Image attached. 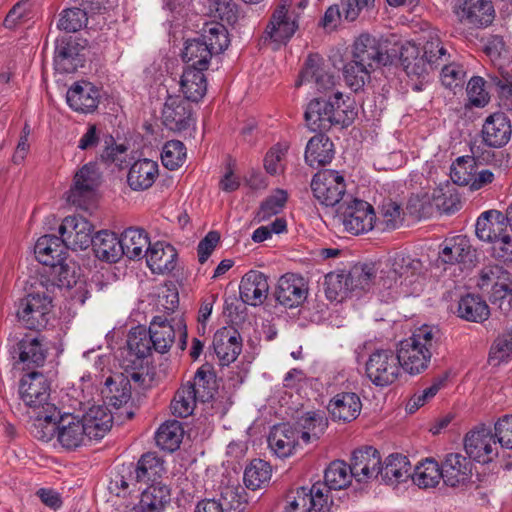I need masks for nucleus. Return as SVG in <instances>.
Listing matches in <instances>:
<instances>
[{"label":"nucleus","instance_id":"f257e3e1","mask_svg":"<svg viewBox=\"0 0 512 512\" xmlns=\"http://www.w3.org/2000/svg\"><path fill=\"white\" fill-rule=\"evenodd\" d=\"M354 107L346 105L343 94L336 91L328 100L315 98L306 108L304 117L312 131L328 130L333 125L348 127L356 117Z\"/></svg>","mask_w":512,"mask_h":512},{"label":"nucleus","instance_id":"5701e85b","mask_svg":"<svg viewBox=\"0 0 512 512\" xmlns=\"http://www.w3.org/2000/svg\"><path fill=\"white\" fill-rule=\"evenodd\" d=\"M472 462L460 453L447 454L441 464L443 482L450 487H459L470 482Z\"/></svg>","mask_w":512,"mask_h":512},{"label":"nucleus","instance_id":"cd10ccee","mask_svg":"<svg viewBox=\"0 0 512 512\" xmlns=\"http://www.w3.org/2000/svg\"><path fill=\"white\" fill-rule=\"evenodd\" d=\"M334 421L351 422L361 412L360 397L353 392H342L335 395L327 406Z\"/></svg>","mask_w":512,"mask_h":512},{"label":"nucleus","instance_id":"e2e57ef3","mask_svg":"<svg viewBox=\"0 0 512 512\" xmlns=\"http://www.w3.org/2000/svg\"><path fill=\"white\" fill-rule=\"evenodd\" d=\"M244 494L242 487L228 486L222 490L220 499L217 501L221 503L223 512H242L247 504Z\"/></svg>","mask_w":512,"mask_h":512},{"label":"nucleus","instance_id":"864d4df0","mask_svg":"<svg viewBox=\"0 0 512 512\" xmlns=\"http://www.w3.org/2000/svg\"><path fill=\"white\" fill-rule=\"evenodd\" d=\"M410 477L419 487L433 488L442 479L441 466L434 459H426L416 466Z\"/></svg>","mask_w":512,"mask_h":512},{"label":"nucleus","instance_id":"58836bf2","mask_svg":"<svg viewBox=\"0 0 512 512\" xmlns=\"http://www.w3.org/2000/svg\"><path fill=\"white\" fill-rule=\"evenodd\" d=\"M121 250L130 260L141 259L145 250L151 245L147 233L143 229L128 228L120 237Z\"/></svg>","mask_w":512,"mask_h":512},{"label":"nucleus","instance_id":"603ef678","mask_svg":"<svg viewBox=\"0 0 512 512\" xmlns=\"http://www.w3.org/2000/svg\"><path fill=\"white\" fill-rule=\"evenodd\" d=\"M354 475L351 473L350 465L344 461L335 460L329 464L324 472V483L329 489L341 490L346 488Z\"/></svg>","mask_w":512,"mask_h":512},{"label":"nucleus","instance_id":"37998d69","mask_svg":"<svg viewBox=\"0 0 512 512\" xmlns=\"http://www.w3.org/2000/svg\"><path fill=\"white\" fill-rule=\"evenodd\" d=\"M457 315L466 321L481 323L488 319L490 310L480 296L466 294L458 302Z\"/></svg>","mask_w":512,"mask_h":512},{"label":"nucleus","instance_id":"dca6fc26","mask_svg":"<svg viewBox=\"0 0 512 512\" xmlns=\"http://www.w3.org/2000/svg\"><path fill=\"white\" fill-rule=\"evenodd\" d=\"M163 125L174 132L187 130L194 124L192 106L180 96H169L162 109Z\"/></svg>","mask_w":512,"mask_h":512},{"label":"nucleus","instance_id":"ddd939ff","mask_svg":"<svg viewBox=\"0 0 512 512\" xmlns=\"http://www.w3.org/2000/svg\"><path fill=\"white\" fill-rule=\"evenodd\" d=\"M353 64H393L386 41H381L370 34L364 33L357 37L352 45Z\"/></svg>","mask_w":512,"mask_h":512},{"label":"nucleus","instance_id":"de8ad7c7","mask_svg":"<svg viewBox=\"0 0 512 512\" xmlns=\"http://www.w3.org/2000/svg\"><path fill=\"white\" fill-rule=\"evenodd\" d=\"M135 466L143 484L163 483L159 479L165 473L164 461L155 453L143 454Z\"/></svg>","mask_w":512,"mask_h":512},{"label":"nucleus","instance_id":"39448f33","mask_svg":"<svg viewBox=\"0 0 512 512\" xmlns=\"http://www.w3.org/2000/svg\"><path fill=\"white\" fill-rule=\"evenodd\" d=\"M401 374V362L392 349L374 350L365 363V375L376 387L392 385Z\"/></svg>","mask_w":512,"mask_h":512},{"label":"nucleus","instance_id":"c9c22d12","mask_svg":"<svg viewBox=\"0 0 512 512\" xmlns=\"http://www.w3.org/2000/svg\"><path fill=\"white\" fill-rule=\"evenodd\" d=\"M158 176V164L150 159H140L132 164L127 175L131 189L142 191L150 188Z\"/></svg>","mask_w":512,"mask_h":512},{"label":"nucleus","instance_id":"49530a36","mask_svg":"<svg viewBox=\"0 0 512 512\" xmlns=\"http://www.w3.org/2000/svg\"><path fill=\"white\" fill-rule=\"evenodd\" d=\"M378 268L374 263L355 264L346 273L351 292L368 291L376 283Z\"/></svg>","mask_w":512,"mask_h":512},{"label":"nucleus","instance_id":"774afa93","mask_svg":"<svg viewBox=\"0 0 512 512\" xmlns=\"http://www.w3.org/2000/svg\"><path fill=\"white\" fill-rule=\"evenodd\" d=\"M308 487H299L295 492L287 495V506L285 512H311L313 502L310 500Z\"/></svg>","mask_w":512,"mask_h":512},{"label":"nucleus","instance_id":"aec40b11","mask_svg":"<svg viewBox=\"0 0 512 512\" xmlns=\"http://www.w3.org/2000/svg\"><path fill=\"white\" fill-rule=\"evenodd\" d=\"M307 294L308 288L302 276L287 273L278 280L275 297L286 308L298 307L306 300Z\"/></svg>","mask_w":512,"mask_h":512},{"label":"nucleus","instance_id":"b1692460","mask_svg":"<svg viewBox=\"0 0 512 512\" xmlns=\"http://www.w3.org/2000/svg\"><path fill=\"white\" fill-rule=\"evenodd\" d=\"M100 100V92L91 82L81 81L74 83L66 93L68 106L75 112L92 113Z\"/></svg>","mask_w":512,"mask_h":512},{"label":"nucleus","instance_id":"bf43d9fd","mask_svg":"<svg viewBox=\"0 0 512 512\" xmlns=\"http://www.w3.org/2000/svg\"><path fill=\"white\" fill-rule=\"evenodd\" d=\"M208 47L201 38L187 40L182 51V60L191 64H209L213 55Z\"/></svg>","mask_w":512,"mask_h":512},{"label":"nucleus","instance_id":"1a4fd4ad","mask_svg":"<svg viewBox=\"0 0 512 512\" xmlns=\"http://www.w3.org/2000/svg\"><path fill=\"white\" fill-rule=\"evenodd\" d=\"M311 190L320 204L327 207L340 205V201L346 193L345 178L336 170H320L311 180Z\"/></svg>","mask_w":512,"mask_h":512},{"label":"nucleus","instance_id":"a19ab883","mask_svg":"<svg viewBox=\"0 0 512 512\" xmlns=\"http://www.w3.org/2000/svg\"><path fill=\"white\" fill-rule=\"evenodd\" d=\"M171 501V489L165 483L149 484L142 492L139 505L148 511L164 512Z\"/></svg>","mask_w":512,"mask_h":512},{"label":"nucleus","instance_id":"c03bdc74","mask_svg":"<svg viewBox=\"0 0 512 512\" xmlns=\"http://www.w3.org/2000/svg\"><path fill=\"white\" fill-rule=\"evenodd\" d=\"M268 444L278 457H288L296 446V431L286 425L275 426L268 436Z\"/></svg>","mask_w":512,"mask_h":512},{"label":"nucleus","instance_id":"79ce46f5","mask_svg":"<svg viewBox=\"0 0 512 512\" xmlns=\"http://www.w3.org/2000/svg\"><path fill=\"white\" fill-rule=\"evenodd\" d=\"M472 247L466 236L448 239L439 252V259L445 264L465 263L471 261Z\"/></svg>","mask_w":512,"mask_h":512},{"label":"nucleus","instance_id":"7c9ffc66","mask_svg":"<svg viewBox=\"0 0 512 512\" xmlns=\"http://www.w3.org/2000/svg\"><path fill=\"white\" fill-rule=\"evenodd\" d=\"M88 434V440H99L112 427L113 416L104 406L94 405L80 418Z\"/></svg>","mask_w":512,"mask_h":512},{"label":"nucleus","instance_id":"412c9836","mask_svg":"<svg viewBox=\"0 0 512 512\" xmlns=\"http://www.w3.org/2000/svg\"><path fill=\"white\" fill-rule=\"evenodd\" d=\"M340 82V70L337 66H305L295 85L310 84L320 93L332 90Z\"/></svg>","mask_w":512,"mask_h":512},{"label":"nucleus","instance_id":"6e6d98bb","mask_svg":"<svg viewBox=\"0 0 512 512\" xmlns=\"http://www.w3.org/2000/svg\"><path fill=\"white\" fill-rule=\"evenodd\" d=\"M50 414L45 410H39L34 413L35 419L32 424L31 433L43 442L50 441L56 432L58 433L59 431V409L56 408L55 416L51 417V419H46L45 416Z\"/></svg>","mask_w":512,"mask_h":512},{"label":"nucleus","instance_id":"0eeeda50","mask_svg":"<svg viewBox=\"0 0 512 512\" xmlns=\"http://www.w3.org/2000/svg\"><path fill=\"white\" fill-rule=\"evenodd\" d=\"M421 269V261L413 259L409 255L402 253L396 254L391 261L376 274V283L380 289H394L408 281L411 283L413 278Z\"/></svg>","mask_w":512,"mask_h":512},{"label":"nucleus","instance_id":"bb28decb","mask_svg":"<svg viewBox=\"0 0 512 512\" xmlns=\"http://www.w3.org/2000/svg\"><path fill=\"white\" fill-rule=\"evenodd\" d=\"M268 291L267 277L260 271L251 270L240 281V298L245 304L251 306L261 305L266 300Z\"/></svg>","mask_w":512,"mask_h":512},{"label":"nucleus","instance_id":"4be33fe9","mask_svg":"<svg viewBox=\"0 0 512 512\" xmlns=\"http://www.w3.org/2000/svg\"><path fill=\"white\" fill-rule=\"evenodd\" d=\"M380 465L379 451L372 446H366L353 452L350 469L358 482H367L379 477Z\"/></svg>","mask_w":512,"mask_h":512},{"label":"nucleus","instance_id":"72a5a7b5","mask_svg":"<svg viewBox=\"0 0 512 512\" xmlns=\"http://www.w3.org/2000/svg\"><path fill=\"white\" fill-rule=\"evenodd\" d=\"M334 154V144L330 138L318 133L306 145L305 161L311 167L325 166L332 161Z\"/></svg>","mask_w":512,"mask_h":512},{"label":"nucleus","instance_id":"f3484780","mask_svg":"<svg viewBox=\"0 0 512 512\" xmlns=\"http://www.w3.org/2000/svg\"><path fill=\"white\" fill-rule=\"evenodd\" d=\"M101 182V173L96 163H87L74 176V184L67 192V200L81 207L86 199L97 189Z\"/></svg>","mask_w":512,"mask_h":512},{"label":"nucleus","instance_id":"a878e982","mask_svg":"<svg viewBox=\"0 0 512 512\" xmlns=\"http://www.w3.org/2000/svg\"><path fill=\"white\" fill-rule=\"evenodd\" d=\"M145 257L153 273L168 274L176 268L178 254L171 244L158 241L149 245Z\"/></svg>","mask_w":512,"mask_h":512},{"label":"nucleus","instance_id":"20e7f679","mask_svg":"<svg viewBox=\"0 0 512 512\" xmlns=\"http://www.w3.org/2000/svg\"><path fill=\"white\" fill-rule=\"evenodd\" d=\"M51 383L48 378L39 371H30L24 374L19 382V396L23 403L32 410L33 413L39 410H45L50 415L46 419L56 414V405L50 401Z\"/></svg>","mask_w":512,"mask_h":512},{"label":"nucleus","instance_id":"4468645a","mask_svg":"<svg viewBox=\"0 0 512 512\" xmlns=\"http://www.w3.org/2000/svg\"><path fill=\"white\" fill-rule=\"evenodd\" d=\"M93 225L83 216L73 215L63 219L59 227L61 240L66 248L85 250L92 242Z\"/></svg>","mask_w":512,"mask_h":512},{"label":"nucleus","instance_id":"ea45409f","mask_svg":"<svg viewBox=\"0 0 512 512\" xmlns=\"http://www.w3.org/2000/svg\"><path fill=\"white\" fill-rule=\"evenodd\" d=\"M148 332L154 351L160 354L168 352L175 340V331L170 322L162 316H156L150 323Z\"/></svg>","mask_w":512,"mask_h":512},{"label":"nucleus","instance_id":"680f3d73","mask_svg":"<svg viewBox=\"0 0 512 512\" xmlns=\"http://www.w3.org/2000/svg\"><path fill=\"white\" fill-rule=\"evenodd\" d=\"M186 159V147L179 140L165 143L161 153L163 165L169 170H175L183 165Z\"/></svg>","mask_w":512,"mask_h":512},{"label":"nucleus","instance_id":"3c124183","mask_svg":"<svg viewBox=\"0 0 512 512\" xmlns=\"http://www.w3.org/2000/svg\"><path fill=\"white\" fill-rule=\"evenodd\" d=\"M89 49L86 40L62 39L58 40L55 47V61H87Z\"/></svg>","mask_w":512,"mask_h":512},{"label":"nucleus","instance_id":"a18cd8bd","mask_svg":"<svg viewBox=\"0 0 512 512\" xmlns=\"http://www.w3.org/2000/svg\"><path fill=\"white\" fill-rule=\"evenodd\" d=\"M198 402H209L213 399L216 392V380L212 372L199 368L193 378V381L185 383Z\"/></svg>","mask_w":512,"mask_h":512},{"label":"nucleus","instance_id":"9b49d317","mask_svg":"<svg viewBox=\"0 0 512 512\" xmlns=\"http://www.w3.org/2000/svg\"><path fill=\"white\" fill-rule=\"evenodd\" d=\"M48 348L44 337L25 335L12 348L11 354L16 360L15 366L21 370H32L44 365Z\"/></svg>","mask_w":512,"mask_h":512},{"label":"nucleus","instance_id":"f704fd0d","mask_svg":"<svg viewBox=\"0 0 512 512\" xmlns=\"http://www.w3.org/2000/svg\"><path fill=\"white\" fill-rule=\"evenodd\" d=\"M381 480L387 485L405 482L411 476V465L408 458L401 454L389 455L378 469Z\"/></svg>","mask_w":512,"mask_h":512},{"label":"nucleus","instance_id":"5fc2aeb1","mask_svg":"<svg viewBox=\"0 0 512 512\" xmlns=\"http://www.w3.org/2000/svg\"><path fill=\"white\" fill-rule=\"evenodd\" d=\"M347 279L345 271H333L325 275L324 292L326 298L338 302L345 299L351 293Z\"/></svg>","mask_w":512,"mask_h":512},{"label":"nucleus","instance_id":"09e8293b","mask_svg":"<svg viewBox=\"0 0 512 512\" xmlns=\"http://www.w3.org/2000/svg\"><path fill=\"white\" fill-rule=\"evenodd\" d=\"M140 478L141 476H139L135 464L130 463L128 465H122L119 472L111 480L109 489L116 491L117 496H125L136 490H140V487L137 488V485L142 483Z\"/></svg>","mask_w":512,"mask_h":512},{"label":"nucleus","instance_id":"13d9d810","mask_svg":"<svg viewBox=\"0 0 512 512\" xmlns=\"http://www.w3.org/2000/svg\"><path fill=\"white\" fill-rule=\"evenodd\" d=\"M287 200V192L283 189H276L273 194L262 201L256 214L258 221H267L272 216L281 213L287 203Z\"/></svg>","mask_w":512,"mask_h":512},{"label":"nucleus","instance_id":"473e14b6","mask_svg":"<svg viewBox=\"0 0 512 512\" xmlns=\"http://www.w3.org/2000/svg\"><path fill=\"white\" fill-rule=\"evenodd\" d=\"M180 88L187 101L198 102L207 92V79L203 69L186 66L180 79Z\"/></svg>","mask_w":512,"mask_h":512},{"label":"nucleus","instance_id":"4d7b16f0","mask_svg":"<svg viewBox=\"0 0 512 512\" xmlns=\"http://www.w3.org/2000/svg\"><path fill=\"white\" fill-rule=\"evenodd\" d=\"M271 466L261 459H254L244 471L243 480L247 488L256 490L261 488L271 478Z\"/></svg>","mask_w":512,"mask_h":512},{"label":"nucleus","instance_id":"052dcab7","mask_svg":"<svg viewBox=\"0 0 512 512\" xmlns=\"http://www.w3.org/2000/svg\"><path fill=\"white\" fill-rule=\"evenodd\" d=\"M197 402V399L192 394V390L186 384H183L177 390L171 402L172 414L181 418L188 417L193 413Z\"/></svg>","mask_w":512,"mask_h":512},{"label":"nucleus","instance_id":"f8f14e48","mask_svg":"<svg viewBox=\"0 0 512 512\" xmlns=\"http://www.w3.org/2000/svg\"><path fill=\"white\" fill-rule=\"evenodd\" d=\"M453 12L460 23L475 28L490 26L496 16L491 0H457Z\"/></svg>","mask_w":512,"mask_h":512},{"label":"nucleus","instance_id":"c85d7f7f","mask_svg":"<svg viewBox=\"0 0 512 512\" xmlns=\"http://www.w3.org/2000/svg\"><path fill=\"white\" fill-rule=\"evenodd\" d=\"M88 434L81 419L72 414L59 413L58 441L67 449H75L84 444Z\"/></svg>","mask_w":512,"mask_h":512},{"label":"nucleus","instance_id":"c756f323","mask_svg":"<svg viewBox=\"0 0 512 512\" xmlns=\"http://www.w3.org/2000/svg\"><path fill=\"white\" fill-rule=\"evenodd\" d=\"M508 223L504 214L497 210L483 212L477 219L475 232L477 237L486 242L493 243L507 230Z\"/></svg>","mask_w":512,"mask_h":512},{"label":"nucleus","instance_id":"8fccbe9b","mask_svg":"<svg viewBox=\"0 0 512 512\" xmlns=\"http://www.w3.org/2000/svg\"><path fill=\"white\" fill-rule=\"evenodd\" d=\"M183 433L182 424L179 421H167L156 432V444L164 451L174 452L182 442Z\"/></svg>","mask_w":512,"mask_h":512},{"label":"nucleus","instance_id":"e433bc0d","mask_svg":"<svg viewBox=\"0 0 512 512\" xmlns=\"http://www.w3.org/2000/svg\"><path fill=\"white\" fill-rule=\"evenodd\" d=\"M101 394L107 405L120 408L131 398V384L124 374L109 376L101 389Z\"/></svg>","mask_w":512,"mask_h":512},{"label":"nucleus","instance_id":"2f4dec72","mask_svg":"<svg viewBox=\"0 0 512 512\" xmlns=\"http://www.w3.org/2000/svg\"><path fill=\"white\" fill-rule=\"evenodd\" d=\"M120 244V238L114 232L101 230L92 237L90 245L99 260L116 263L123 256Z\"/></svg>","mask_w":512,"mask_h":512},{"label":"nucleus","instance_id":"6ab92c4d","mask_svg":"<svg viewBox=\"0 0 512 512\" xmlns=\"http://www.w3.org/2000/svg\"><path fill=\"white\" fill-rule=\"evenodd\" d=\"M460 206V196L456 188L447 185L434 189L431 196H425L419 211L423 216H430L434 212L450 214L458 211Z\"/></svg>","mask_w":512,"mask_h":512},{"label":"nucleus","instance_id":"393cba45","mask_svg":"<svg viewBox=\"0 0 512 512\" xmlns=\"http://www.w3.org/2000/svg\"><path fill=\"white\" fill-rule=\"evenodd\" d=\"M213 348L222 365L234 362L242 351V338L232 326L222 327L213 337Z\"/></svg>","mask_w":512,"mask_h":512},{"label":"nucleus","instance_id":"69168bd1","mask_svg":"<svg viewBox=\"0 0 512 512\" xmlns=\"http://www.w3.org/2000/svg\"><path fill=\"white\" fill-rule=\"evenodd\" d=\"M202 39L209 46L208 48L211 50L212 55L222 53L230 43L228 32L221 24L211 25L205 30V35H203Z\"/></svg>","mask_w":512,"mask_h":512},{"label":"nucleus","instance_id":"338daca9","mask_svg":"<svg viewBox=\"0 0 512 512\" xmlns=\"http://www.w3.org/2000/svg\"><path fill=\"white\" fill-rule=\"evenodd\" d=\"M88 21L85 10L78 7L68 8L61 13L58 21V28L66 32H77L86 25Z\"/></svg>","mask_w":512,"mask_h":512},{"label":"nucleus","instance_id":"4c0bfd02","mask_svg":"<svg viewBox=\"0 0 512 512\" xmlns=\"http://www.w3.org/2000/svg\"><path fill=\"white\" fill-rule=\"evenodd\" d=\"M127 347L128 356L131 359L125 361L133 363V368L137 367V363L141 365L143 360L154 350L149 332L143 327L134 328L129 332Z\"/></svg>","mask_w":512,"mask_h":512},{"label":"nucleus","instance_id":"7ed1b4c3","mask_svg":"<svg viewBox=\"0 0 512 512\" xmlns=\"http://www.w3.org/2000/svg\"><path fill=\"white\" fill-rule=\"evenodd\" d=\"M65 249L66 246L61 238L55 235H44L35 244L36 259L49 267L50 276L53 277L51 283L46 285L47 291H50V287H71V282L67 279L69 270L65 264Z\"/></svg>","mask_w":512,"mask_h":512},{"label":"nucleus","instance_id":"6e6552de","mask_svg":"<svg viewBox=\"0 0 512 512\" xmlns=\"http://www.w3.org/2000/svg\"><path fill=\"white\" fill-rule=\"evenodd\" d=\"M336 217L342 223L345 231L353 235L372 230L376 218L373 206L356 198L340 204Z\"/></svg>","mask_w":512,"mask_h":512},{"label":"nucleus","instance_id":"2eb2a0df","mask_svg":"<svg viewBox=\"0 0 512 512\" xmlns=\"http://www.w3.org/2000/svg\"><path fill=\"white\" fill-rule=\"evenodd\" d=\"M496 443L491 429L482 425L466 434L464 448L469 458L488 463L498 455Z\"/></svg>","mask_w":512,"mask_h":512},{"label":"nucleus","instance_id":"0e129e2a","mask_svg":"<svg viewBox=\"0 0 512 512\" xmlns=\"http://www.w3.org/2000/svg\"><path fill=\"white\" fill-rule=\"evenodd\" d=\"M475 171L474 158L459 157L451 166L450 177L454 184L469 186Z\"/></svg>","mask_w":512,"mask_h":512},{"label":"nucleus","instance_id":"f03ea898","mask_svg":"<svg viewBox=\"0 0 512 512\" xmlns=\"http://www.w3.org/2000/svg\"><path fill=\"white\" fill-rule=\"evenodd\" d=\"M436 333L433 327L424 325L400 342L396 354L401 362V371L417 375L428 368L432 350L437 344Z\"/></svg>","mask_w":512,"mask_h":512},{"label":"nucleus","instance_id":"a211bd4d","mask_svg":"<svg viewBox=\"0 0 512 512\" xmlns=\"http://www.w3.org/2000/svg\"><path fill=\"white\" fill-rule=\"evenodd\" d=\"M512 124L503 111L488 115L482 125L481 137L485 145L492 148H502L511 139Z\"/></svg>","mask_w":512,"mask_h":512},{"label":"nucleus","instance_id":"423d86ee","mask_svg":"<svg viewBox=\"0 0 512 512\" xmlns=\"http://www.w3.org/2000/svg\"><path fill=\"white\" fill-rule=\"evenodd\" d=\"M52 307V298L48 293H29L19 301L16 315L25 328L40 330L47 326Z\"/></svg>","mask_w":512,"mask_h":512},{"label":"nucleus","instance_id":"9d476101","mask_svg":"<svg viewBox=\"0 0 512 512\" xmlns=\"http://www.w3.org/2000/svg\"><path fill=\"white\" fill-rule=\"evenodd\" d=\"M289 8V0H284L276 7L264 32V42L270 41L278 46L287 43L294 35L298 29L297 15Z\"/></svg>","mask_w":512,"mask_h":512}]
</instances>
